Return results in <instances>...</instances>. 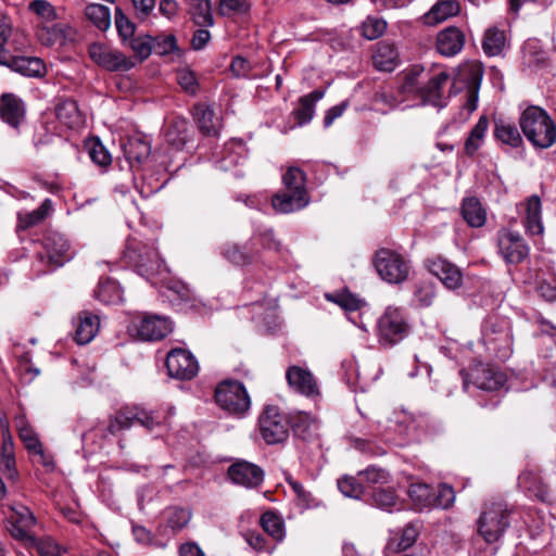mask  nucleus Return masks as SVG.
I'll return each instance as SVG.
<instances>
[{
  "instance_id": "nucleus-1",
  "label": "nucleus",
  "mask_w": 556,
  "mask_h": 556,
  "mask_svg": "<svg viewBox=\"0 0 556 556\" xmlns=\"http://www.w3.org/2000/svg\"><path fill=\"white\" fill-rule=\"evenodd\" d=\"M283 189L271 198L276 213L289 214L309 204V193L306 188V175L299 167H289L282 175Z\"/></svg>"
},
{
  "instance_id": "nucleus-2",
  "label": "nucleus",
  "mask_w": 556,
  "mask_h": 556,
  "mask_svg": "<svg viewBox=\"0 0 556 556\" xmlns=\"http://www.w3.org/2000/svg\"><path fill=\"white\" fill-rule=\"evenodd\" d=\"M519 124L527 139L536 148L546 149L556 141V125L539 106L527 108Z\"/></svg>"
},
{
  "instance_id": "nucleus-3",
  "label": "nucleus",
  "mask_w": 556,
  "mask_h": 556,
  "mask_svg": "<svg viewBox=\"0 0 556 556\" xmlns=\"http://www.w3.org/2000/svg\"><path fill=\"white\" fill-rule=\"evenodd\" d=\"M217 406L227 414L243 417L251 407V399L244 384L238 380H223L214 392Z\"/></svg>"
},
{
  "instance_id": "nucleus-4",
  "label": "nucleus",
  "mask_w": 556,
  "mask_h": 556,
  "mask_svg": "<svg viewBox=\"0 0 556 556\" xmlns=\"http://www.w3.org/2000/svg\"><path fill=\"white\" fill-rule=\"evenodd\" d=\"M509 514L506 504L488 505L478 519V533L491 544L497 542L509 527Z\"/></svg>"
},
{
  "instance_id": "nucleus-5",
  "label": "nucleus",
  "mask_w": 556,
  "mask_h": 556,
  "mask_svg": "<svg viewBox=\"0 0 556 556\" xmlns=\"http://www.w3.org/2000/svg\"><path fill=\"white\" fill-rule=\"evenodd\" d=\"M374 266L381 279L394 285L404 282L410 269L408 261L402 254L384 248L376 252Z\"/></svg>"
},
{
  "instance_id": "nucleus-6",
  "label": "nucleus",
  "mask_w": 556,
  "mask_h": 556,
  "mask_svg": "<svg viewBox=\"0 0 556 556\" xmlns=\"http://www.w3.org/2000/svg\"><path fill=\"white\" fill-rule=\"evenodd\" d=\"M409 326L400 308L389 306L377 321L379 342L392 346L408 333Z\"/></svg>"
},
{
  "instance_id": "nucleus-7",
  "label": "nucleus",
  "mask_w": 556,
  "mask_h": 556,
  "mask_svg": "<svg viewBox=\"0 0 556 556\" xmlns=\"http://www.w3.org/2000/svg\"><path fill=\"white\" fill-rule=\"evenodd\" d=\"M125 257L137 267L141 275H154L162 266L156 248L152 243L130 239L127 242Z\"/></svg>"
},
{
  "instance_id": "nucleus-8",
  "label": "nucleus",
  "mask_w": 556,
  "mask_h": 556,
  "mask_svg": "<svg viewBox=\"0 0 556 556\" xmlns=\"http://www.w3.org/2000/svg\"><path fill=\"white\" fill-rule=\"evenodd\" d=\"M88 54L98 66L109 72H127L136 65L131 58L102 42L90 43Z\"/></svg>"
},
{
  "instance_id": "nucleus-9",
  "label": "nucleus",
  "mask_w": 556,
  "mask_h": 556,
  "mask_svg": "<svg viewBox=\"0 0 556 556\" xmlns=\"http://www.w3.org/2000/svg\"><path fill=\"white\" fill-rule=\"evenodd\" d=\"M289 421L279 408L268 405L258 418V427L262 438L267 444L283 442L289 435Z\"/></svg>"
},
{
  "instance_id": "nucleus-10",
  "label": "nucleus",
  "mask_w": 556,
  "mask_h": 556,
  "mask_svg": "<svg viewBox=\"0 0 556 556\" xmlns=\"http://www.w3.org/2000/svg\"><path fill=\"white\" fill-rule=\"evenodd\" d=\"M43 251L38 253L40 262L47 260V264L53 268L61 267L73 258L70 241L61 233L51 232L43 238Z\"/></svg>"
},
{
  "instance_id": "nucleus-11",
  "label": "nucleus",
  "mask_w": 556,
  "mask_h": 556,
  "mask_svg": "<svg viewBox=\"0 0 556 556\" xmlns=\"http://www.w3.org/2000/svg\"><path fill=\"white\" fill-rule=\"evenodd\" d=\"M168 375L178 380H191L199 372V363L193 354L176 348L168 352L165 361Z\"/></svg>"
},
{
  "instance_id": "nucleus-12",
  "label": "nucleus",
  "mask_w": 556,
  "mask_h": 556,
  "mask_svg": "<svg viewBox=\"0 0 556 556\" xmlns=\"http://www.w3.org/2000/svg\"><path fill=\"white\" fill-rule=\"evenodd\" d=\"M228 477L232 483L247 489H256L264 481V470L250 462L238 460L229 466Z\"/></svg>"
},
{
  "instance_id": "nucleus-13",
  "label": "nucleus",
  "mask_w": 556,
  "mask_h": 556,
  "mask_svg": "<svg viewBox=\"0 0 556 556\" xmlns=\"http://www.w3.org/2000/svg\"><path fill=\"white\" fill-rule=\"evenodd\" d=\"M498 249L507 263L519 264L529 254V248L523 238L510 230H502L498 232Z\"/></svg>"
},
{
  "instance_id": "nucleus-14",
  "label": "nucleus",
  "mask_w": 556,
  "mask_h": 556,
  "mask_svg": "<svg viewBox=\"0 0 556 556\" xmlns=\"http://www.w3.org/2000/svg\"><path fill=\"white\" fill-rule=\"evenodd\" d=\"M136 329L138 337L142 340L156 341L163 339L172 331V324L164 316L144 314Z\"/></svg>"
},
{
  "instance_id": "nucleus-15",
  "label": "nucleus",
  "mask_w": 556,
  "mask_h": 556,
  "mask_svg": "<svg viewBox=\"0 0 556 556\" xmlns=\"http://www.w3.org/2000/svg\"><path fill=\"white\" fill-rule=\"evenodd\" d=\"M469 378L478 389L485 391H496L506 382L503 372L484 364L473 366L470 369Z\"/></svg>"
},
{
  "instance_id": "nucleus-16",
  "label": "nucleus",
  "mask_w": 556,
  "mask_h": 556,
  "mask_svg": "<svg viewBox=\"0 0 556 556\" xmlns=\"http://www.w3.org/2000/svg\"><path fill=\"white\" fill-rule=\"evenodd\" d=\"M428 269L450 290H455L462 286L463 274L460 269L445 258L435 257L428 261Z\"/></svg>"
},
{
  "instance_id": "nucleus-17",
  "label": "nucleus",
  "mask_w": 556,
  "mask_h": 556,
  "mask_svg": "<svg viewBox=\"0 0 556 556\" xmlns=\"http://www.w3.org/2000/svg\"><path fill=\"white\" fill-rule=\"evenodd\" d=\"M193 118L203 135L208 137L218 136L222 128V119L210 105L197 103L193 106Z\"/></svg>"
},
{
  "instance_id": "nucleus-18",
  "label": "nucleus",
  "mask_w": 556,
  "mask_h": 556,
  "mask_svg": "<svg viewBox=\"0 0 556 556\" xmlns=\"http://www.w3.org/2000/svg\"><path fill=\"white\" fill-rule=\"evenodd\" d=\"M450 76L445 72H440L429 78V80L421 85L420 91L417 96L424 104H431L434 106H442V88L447 83Z\"/></svg>"
},
{
  "instance_id": "nucleus-19",
  "label": "nucleus",
  "mask_w": 556,
  "mask_h": 556,
  "mask_svg": "<svg viewBox=\"0 0 556 556\" xmlns=\"http://www.w3.org/2000/svg\"><path fill=\"white\" fill-rule=\"evenodd\" d=\"M374 66L381 72H392L400 63V55L396 47L387 41L376 45L372 55Z\"/></svg>"
},
{
  "instance_id": "nucleus-20",
  "label": "nucleus",
  "mask_w": 556,
  "mask_h": 556,
  "mask_svg": "<svg viewBox=\"0 0 556 556\" xmlns=\"http://www.w3.org/2000/svg\"><path fill=\"white\" fill-rule=\"evenodd\" d=\"M465 43V35L456 27H447L437 37V49L445 56H453L460 52Z\"/></svg>"
},
{
  "instance_id": "nucleus-21",
  "label": "nucleus",
  "mask_w": 556,
  "mask_h": 556,
  "mask_svg": "<svg viewBox=\"0 0 556 556\" xmlns=\"http://www.w3.org/2000/svg\"><path fill=\"white\" fill-rule=\"evenodd\" d=\"M286 379L293 392L307 397L313 395V375L309 370L295 365L290 366Z\"/></svg>"
},
{
  "instance_id": "nucleus-22",
  "label": "nucleus",
  "mask_w": 556,
  "mask_h": 556,
  "mask_svg": "<svg viewBox=\"0 0 556 556\" xmlns=\"http://www.w3.org/2000/svg\"><path fill=\"white\" fill-rule=\"evenodd\" d=\"M1 118L12 127H18L24 118L23 101L12 93H4L0 99Z\"/></svg>"
},
{
  "instance_id": "nucleus-23",
  "label": "nucleus",
  "mask_w": 556,
  "mask_h": 556,
  "mask_svg": "<svg viewBox=\"0 0 556 556\" xmlns=\"http://www.w3.org/2000/svg\"><path fill=\"white\" fill-rule=\"evenodd\" d=\"M14 425L18 438L24 443L26 450L34 455L45 457L42 444L24 414H20L15 417Z\"/></svg>"
},
{
  "instance_id": "nucleus-24",
  "label": "nucleus",
  "mask_w": 556,
  "mask_h": 556,
  "mask_svg": "<svg viewBox=\"0 0 556 556\" xmlns=\"http://www.w3.org/2000/svg\"><path fill=\"white\" fill-rule=\"evenodd\" d=\"M482 68L479 64H469L462 70V77L468 83L467 100L465 108L472 113L478 104V90L482 79Z\"/></svg>"
},
{
  "instance_id": "nucleus-25",
  "label": "nucleus",
  "mask_w": 556,
  "mask_h": 556,
  "mask_svg": "<svg viewBox=\"0 0 556 556\" xmlns=\"http://www.w3.org/2000/svg\"><path fill=\"white\" fill-rule=\"evenodd\" d=\"M518 485L530 496L540 501H545L548 497V488L535 469L522 471L518 477Z\"/></svg>"
},
{
  "instance_id": "nucleus-26",
  "label": "nucleus",
  "mask_w": 556,
  "mask_h": 556,
  "mask_svg": "<svg viewBox=\"0 0 556 556\" xmlns=\"http://www.w3.org/2000/svg\"><path fill=\"white\" fill-rule=\"evenodd\" d=\"M55 115L62 124L71 129L79 128L84 125L83 114L73 99H61L55 106Z\"/></svg>"
},
{
  "instance_id": "nucleus-27",
  "label": "nucleus",
  "mask_w": 556,
  "mask_h": 556,
  "mask_svg": "<svg viewBox=\"0 0 556 556\" xmlns=\"http://www.w3.org/2000/svg\"><path fill=\"white\" fill-rule=\"evenodd\" d=\"M78 324L75 329V341L78 344L89 343L100 329L99 316L90 312H81L77 317Z\"/></svg>"
},
{
  "instance_id": "nucleus-28",
  "label": "nucleus",
  "mask_w": 556,
  "mask_h": 556,
  "mask_svg": "<svg viewBox=\"0 0 556 556\" xmlns=\"http://www.w3.org/2000/svg\"><path fill=\"white\" fill-rule=\"evenodd\" d=\"M8 67L27 77H42L46 74V65L35 56H12Z\"/></svg>"
},
{
  "instance_id": "nucleus-29",
  "label": "nucleus",
  "mask_w": 556,
  "mask_h": 556,
  "mask_svg": "<svg viewBox=\"0 0 556 556\" xmlns=\"http://www.w3.org/2000/svg\"><path fill=\"white\" fill-rule=\"evenodd\" d=\"M189 138V124L184 117H174L165 134L166 142L175 150H181Z\"/></svg>"
},
{
  "instance_id": "nucleus-30",
  "label": "nucleus",
  "mask_w": 556,
  "mask_h": 556,
  "mask_svg": "<svg viewBox=\"0 0 556 556\" xmlns=\"http://www.w3.org/2000/svg\"><path fill=\"white\" fill-rule=\"evenodd\" d=\"M494 136L504 144L517 148L522 143L521 135L516 125L503 118L494 121Z\"/></svg>"
},
{
  "instance_id": "nucleus-31",
  "label": "nucleus",
  "mask_w": 556,
  "mask_h": 556,
  "mask_svg": "<svg viewBox=\"0 0 556 556\" xmlns=\"http://www.w3.org/2000/svg\"><path fill=\"white\" fill-rule=\"evenodd\" d=\"M525 227L527 232L532 236L542 235L543 232L541 200L538 195H532L527 201Z\"/></svg>"
},
{
  "instance_id": "nucleus-32",
  "label": "nucleus",
  "mask_w": 556,
  "mask_h": 556,
  "mask_svg": "<svg viewBox=\"0 0 556 556\" xmlns=\"http://www.w3.org/2000/svg\"><path fill=\"white\" fill-rule=\"evenodd\" d=\"M460 5L456 0H441L438 1L432 9L426 14L428 24H437L445 21L448 17L455 16L459 13Z\"/></svg>"
},
{
  "instance_id": "nucleus-33",
  "label": "nucleus",
  "mask_w": 556,
  "mask_h": 556,
  "mask_svg": "<svg viewBox=\"0 0 556 556\" xmlns=\"http://www.w3.org/2000/svg\"><path fill=\"white\" fill-rule=\"evenodd\" d=\"M124 154L129 162L141 163L151 153L150 143L141 137H131L123 144Z\"/></svg>"
},
{
  "instance_id": "nucleus-34",
  "label": "nucleus",
  "mask_w": 556,
  "mask_h": 556,
  "mask_svg": "<svg viewBox=\"0 0 556 556\" xmlns=\"http://www.w3.org/2000/svg\"><path fill=\"white\" fill-rule=\"evenodd\" d=\"M462 215L471 227H481L486 219L485 210L476 198H466L463 200Z\"/></svg>"
},
{
  "instance_id": "nucleus-35",
  "label": "nucleus",
  "mask_w": 556,
  "mask_h": 556,
  "mask_svg": "<svg viewBox=\"0 0 556 556\" xmlns=\"http://www.w3.org/2000/svg\"><path fill=\"white\" fill-rule=\"evenodd\" d=\"M136 413L137 406H126L117 410L115 415L110 418L108 432L110 434H116L122 430H126L132 427L135 424H137Z\"/></svg>"
},
{
  "instance_id": "nucleus-36",
  "label": "nucleus",
  "mask_w": 556,
  "mask_h": 556,
  "mask_svg": "<svg viewBox=\"0 0 556 556\" xmlns=\"http://www.w3.org/2000/svg\"><path fill=\"white\" fill-rule=\"evenodd\" d=\"M52 211V202L46 199L39 207L33 212L18 213V227L23 230L29 229L42 223Z\"/></svg>"
},
{
  "instance_id": "nucleus-37",
  "label": "nucleus",
  "mask_w": 556,
  "mask_h": 556,
  "mask_svg": "<svg viewBox=\"0 0 556 556\" xmlns=\"http://www.w3.org/2000/svg\"><path fill=\"white\" fill-rule=\"evenodd\" d=\"M489 127V119L486 116H481L475 127L471 129L468 138L465 141V153L472 156L481 147L484 140L485 132Z\"/></svg>"
},
{
  "instance_id": "nucleus-38",
  "label": "nucleus",
  "mask_w": 556,
  "mask_h": 556,
  "mask_svg": "<svg viewBox=\"0 0 556 556\" xmlns=\"http://www.w3.org/2000/svg\"><path fill=\"white\" fill-rule=\"evenodd\" d=\"M419 529L415 523H408L401 531V536L391 538L388 542L387 548L392 552H401L409 548L417 540Z\"/></svg>"
},
{
  "instance_id": "nucleus-39",
  "label": "nucleus",
  "mask_w": 556,
  "mask_h": 556,
  "mask_svg": "<svg viewBox=\"0 0 556 556\" xmlns=\"http://www.w3.org/2000/svg\"><path fill=\"white\" fill-rule=\"evenodd\" d=\"M252 249L250 243L249 245L228 244L224 248L223 255L232 264L243 266L253 262Z\"/></svg>"
},
{
  "instance_id": "nucleus-40",
  "label": "nucleus",
  "mask_w": 556,
  "mask_h": 556,
  "mask_svg": "<svg viewBox=\"0 0 556 556\" xmlns=\"http://www.w3.org/2000/svg\"><path fill=\"white\" fill-rule=\"evenodd\" d=\"M97 299L104 304H116L122 301V290L115 280H100L94 292Z\"/></svg>"
},
{
  "instance_id": "nucleus-41",
  "label": "nucleus",
  "mask_w": 556,
  "mask_h": 556,
  "mask_svg": "<svg viewBox=\"0 0 556 556\" xmlns=\"http://www.w3.org/2000/svg\"><path fill=\"white\" fill-rule=\"evenodd\" d=\"M85 148L93 163L101 167H108L112 163V156L99 138L93 137L85 141Z\"/></svg>"
},
{
  "instance_id": "nucleus-42",
  "label": "nucleus",
  "mask_w": 556,
  "mask_h": 556,
  "mask_svg": "<svg viewBox=\"0 0 556 556\" xmlns=\"http://www.w3.org/2000/svg\"><path fill=\"white\" fill-rule=\"evenodd\" d=\"M408 495L417 509L430 508L433 505V489L427 484H410Z\"/></svg>"
},
{
  "instance_id": "nucleus-43",
  "label": "nucleus",
  "mask_w": 556,
  "mask_h": 556,
  "mask_svg": "<svg viewBox=\"0 0 556 556\" xmlns=\"http://www.w3.org/2000/svg\"><path fill=\"white\" fill-rule=\"evenodd\" d=\"M85 15L96 27L105 30L111 25V13L106 5L91 3L85 9Z\"/></svg>"
},
{
  "instance_id": "nucleus-44",
  "label": "nucleus",
  "mask_w": 556,
  "mask_h": 556,
  "mask_svg": "<svg viewBox=\"0 0 556 556\" xmlns=\"http://www.w3.org/2000/svg\"><path fill=\"white\" fill-rule=\"evenodd\" d=\"M313 115V92L305 94L299 99L298 106L292 111L290 121L292 126H302L308 123Z\"/></svg>"
},
{
  "instance_id": "nucleus-45",
  "label": "nucleus",
  "mask_w": 556,
  "mask_h": 556,
  "mask_svg": "<svg viewBox=\"0 0 556 556\" xmlns=\"http://www.w3.org/2000/svg\"><path fill=\"white\" fill-rule=\"evenodd\" d=\"M1 463L3 465V472L7 479L16 482L18 479V471L15 467V457L11 437L3 439L1 445Z\"/></svg>"
},
{
  "instance_id": "nucleus-46",
  "label": "nucleus",
  "mask_w": 556,
  "mask_h": 556,
  "mask_svg": "<svg viewBox=\"0 0 556 556\" xmlns=\"http://www.w3.org/2000/svg\"><path fill=\"white\" fill-rule=\"evenodd\" d=\"M505 46V34L496 27L489 28L483 38L482 48L490 55H498Z\"/></svg>"
},
{
  "instance_id": "nucleus-47",
  "label": "nucleus",
  "mask_w": 556,
  "mask_h": 556,
  "mask_svg": "<svg viewBox=\"0 0 556 556\" xmlns=\"http://www.w3.org/2000/svg\"><path fill=\"white\" fill-rule=\"evenodd\" d=\"M261 526L263 530L275 541L279 542L285 536V527L281 518L273 513L266 511L261 517Z\"/></svg>"
},
{
  "instance_id": "nucleus-48",
  "label": "nucleus",
  "mask_w": 556,
  "mask_h": 556,
  "mask_svg": "<svg viewBox=\"0 0 556 556\" xmlns=\"http://www.w3.org/2000/svg\"><path fill=\"white\" fill-rule=\"evenodd\" d=\"M189 13L194 24L200 27H210L214 24L210 0L189 5Z\"/></svg>"
},
{
  "instance_id": "nucleus-49",
  "label": "nucleus",
  "mask_w": 556,
  "mask_h": 556,
  "mask_svg": "<svg viewBox=\"0 0 556 556\" xmlns=\"http://www.w3.org/2000/svg\"><path fill=\"white\" fill-rule=\"evenodd\" d=\"M327 300L338 304L341 308L346 312H355L358 311L364 304V300L358 298L357 295L351 293L348 290L336 294H326Z\"/></svg>"
},
{
  "instance_id": "nucleus-50",
  "label": "nucleus",
  "mask_w": 556,
  "mask_h": 556,
  "mask_svg": "<svg viewBox=\"0 0 556 556\" xmlns=\"http://www.w3.org/2000/svg\"><path fill=\"white\" fill-rule=\"evenodd\" d=\"M422 73V68L419 66H413L408 70L403 77V83L401 85V92L407 96H414L417 98L421 85L419 83V77Z\"/></svg>"
},
{
  "instance_id": "nucleus-51",
  "label": "nucleus",
  "mask_w": 556,
  "mask_h": 556,
  "mask_svg": "<svg viewBox=\"0 0 556 556\" xmlns=\"http://www.w3.org/2000/svg\"><path fill=\"white\" fill-rule=\"evenodd\" d=\"M338 488L342 494L352 498H361L365 493V486L361 478L345 476L338 480Z\"/></svg>"
},
{
  "instance_id": "nucleus-52",
  "label": "nucleus",
  "mask_w": 556,
  "mask_h": 556,
  "mask_svg": "<svg viewBox=\"0 0 556 556\" xmlns=\"http://www.w3.org/2000/svg\"><path fill=\"white\" fill-rule=\"evenodd\" d=\"M396 503L397 495L391 488L376 489L370 496V504L381 509L389 510L391 507L395 506Z\"/></svg>"
},
{
  "instance_id": "nucleus-53",
  "label": "nucleus",
  "mask_w": 556,
  "mask_h": 556,
  "mask_svg": "<svg viewBox=\"0 0 556 556\" xmlns=\"http://www.w3.org/2000/svg\"><path fill=\"white\" fill-rule=\"evenodd\" d=\"M153 37L149 35L132 37L128 40V45L139 61L148 59L153 51Z\"/></svg>"
},
{
  "instance_id": "nucleus-54",
  "label": "nucleus",
  "mask_w": 556,
  "mask_h": 556,
  "mask_svg": "<svg viewBox=\"0 0 556 556\" xmlns=\"http://www.w3.org/2000/svg\"><path fill=\"white\" fill-rule=\"evenodd\" d=\"M387 28V23L379 17L368 16L361 26V34L368 40L380 37Z\"/></svg>"
},
{
  "instance_id": "nucleus-55",
  "label": "nucleus",
  "mask_w": 556,
  "mask_h": 556,
  "mask_svg": "<svg viewBox=\"0 0 556 556\" xmlns=\"http://www.w3.org/2000/svg\"><path fill=\"white\" fill-rule=\"evenodd\" d=\"M292 429L296 437L309 441L313 437L311 430V416L306 412H299L292 421Z\"/></svg>"
},
{
  "instance_id": "nucleus-56",
  "label": "nucleus",
  "mask_w": 556,
  "mask_h": 556,
  "mask_svg": "<svg viewBox=\"0 0 556 556\" xmlns=\"http://www.w3.org/2000/svg\"><path fill=\"white\" fill-rule=\"evenodd\" d=\"M414 298L421 307L430 306L435 299V288L431 282L420 281L415 289Z\"/></svg>"
},
{
  "instance_id": "nucleus-57",
  "label": "nucleus",
  "mask_w": 556,
  "mask_h": 556,
  "mask_svg": "<svg viewBox=\"0 0 556 556\" xmlns=\"http://www.w3.org/2000/svg\"><path fill=\"white\" fill-rule=\"evenodd\" d=\"M358 478H361L362 482H366L368 485H374L388 483L390 476L384 469L370 466L365 470L359 471Z\"/></svg>"
},
{
  "instance_id": "nucleus-58",
  "label": "nucleus",
  "mask_w": 556,
  "mask_h": 556,
  "mask_svg": "<svg viewBox=\"0 0 556 556\" xmlns=\"http://www.w3.org/2000/svg\"><path fill=\"white\" fill-rule=\"evenodd\" d=\"M137 424L144 427L148 431H154L163 425L164 418L155 412H148L144 408L137 406Z\"/></svg>"
},
{
  "instance_id": "nucleus-59",
  "label": "nucleus",
  "mask_w": 556,
  "mask_h": 556,
  "mask_svg": "<svg viewBox=\"0 0 556 556\" xmlns=\"http://www.w3.org/2000/svg\"><path fill=\"white\" fill-rule=\"evenodd\" d=\"M433 500L432 507L450 508L455 501V492L452 486L440 484L437 492L433 491Z\"/></svg>"
},
{
  "instance_id": "nucleus-60",
  "label": "nucleus",
  "mask_w": 556,
  "mask_h": 556,
  "mask_svg": "<svg viewBox=\"0 0 556 556\" xmlns=\"http://www.w3.org/2000/svg\"><path fill=\"white\" fill-rule=\"evenodd\" d=\"M191 519V511L187 508L175 507L169 510L167 517L168 527L178 531L184 529Z\"/></svg>"
},
{
  "instance_id": "nucleus-61",
  "label": "nucleus",
  "mask_w": 556,
  "mask_h": 556,
  "mask_svg": "<svg viewBox=\"0 0 556 556\" xmlns=\"http://www.w3.org/2000/svg\"><path fill=\"white\" fill-rule=\"evenodd\" d=\"M250 244L252 247L261 244L265 250L279 251L280 241L275 238L271 229L260 231L251 238Z\"/></svg>"
},
{
  "instance_id": "nucleus-62",
  "label": "nucleus",
  "mask_w": 556,
  "mask_h": 556,
  "mask_svg": "<svg viewBox=\"0 0 556 556\" xmlns=\"http://www.w3.org/2000/svg\"><path fill=\"white\" fill-rule=\"evenodd\" d=\"M288 483L295 495V503L301 510H307L311 506V494L305 491L303 484L292 478H288Z\"/></svg>"
},
{
  "instance_id": "nucleus-63",
  "label": "nucleus",
  "mask_w": 556,
  "mask_h": 556,
  "mask_svg": "<svg viewBox=\"0 0 556 556\" xmlns=\"http://www.w3.org/2000/svg\"><path fill=\"white\" fill-rule=\"evenodd\" d=\"M29 10L46 22H52L58 17L53 5L46 0H35L30 2Z\"/></svg>"
},
{
  "instance_id": "nucleus-64",
  "label": "nucleus",
  "mask_w": 556,
  "mask_h": 556,
  "mask_svg": "<svg viewBox=\"0 0 556 556\" xmlns=\"http://www.w3.org/2000/svg\"><path fill=\"white\" fill-rule=\"evenodd\" d=\"M115 25L117 31L124 41L129 40L135 35V24L130 22L121 10L116 11Z\"/></svg>"
}]
</instances>
